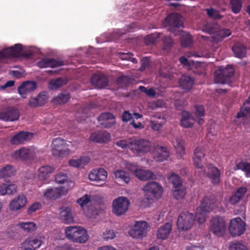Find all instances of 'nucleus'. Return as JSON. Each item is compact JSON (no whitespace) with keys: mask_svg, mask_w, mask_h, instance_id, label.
<instances>
[{"mask_svg":"<svg viewBox=\"0 0 250 250\" xmlns=\"http://www.w3.org/2000/svg\"><path fill=\"white\" fill-rule=\"evenodd\" d=\"M65 233L69 240L76 243H84L89 238L86 230L81 227H67L65 229Z\"/></svg>","mask_w":250,"mask_h":250,"instance_id":"nucleus-1","label":"nucleus"},{"mask_svg":"<svg viewBox=\"0 0 250 250\" xmlns=\"http://www.w3.org/2000/svg\"><path fill=\"white\" fill-rule=\"evenodd\" d=\"M163 25L174 36H177L182 32L180 28L183 27V23L181 15L178 13H172L168 15L165 18Z\"/></svg>","mask_w":250,"mask_h":250,"instance_id":"nucleus-2","label":"nucleus"},{"mask_svg":"<svg viewBox=\"0 0 250 250\" xmlns=\"http://www.w3.org/2000/svg\"><path fill=\"white\" fill-rule=\"evenodd\" d=\"M66 140L57 137L53 140L51 145L52 154L55 157L64 158L69 155L70 149Z\"/></svg>","mask_w":250,"mask_h":250,"instance_id":"nucleus-3","label":"nucleus"},{"mask_svg":"<svg viewBox=\"0 0 250 250\" xmlns=\"http://www.w3.org/2000/svg\"><path fill=\"white\" fill-rule=\"evenodd\" d=\"M234 74V68L231 65L226 67L221 66L215 72L214 82L216 83H229L230 78Z\"/></svg>","mask_w":250,"mask_h":250,"instance_id":"nucleus-4","label":"nucleus"},{"mask_svg":"<svg viewBox=\"0 0 250 250\" xmlns=\"http://www.w3.org/2000/svg\"><path fill=\"white\" fill-rule=\"evenodd\" d=\"M149 228L148 223L146 221H136L129 231L128 234L133 238L142 239L146 236Z\"/></svg>","mask_w":250,"mask_h":250,"instance_id":"nucleus-5","label":"nucleus"},{"mask_svg":"<svg viewBox=\"0 0 250 250\" xmlns=\"http://www.w3.org/2000/svg\"><path fill=\"white\" fill-rule=\"evenodd\" d=\"M130 143V150L136 155L149 151L151 147L150 142L143 139L133 137Z\"/></svg>","mask_w":250,"mask_h":250,"instance_id":"nucleus-6","label":"nucleus"},{"mask_svg":"<svg viewBox=\"0 0 250 250\" xmlns=\"http://www.w3.org/2000/svg\"><path fill=\"white\" fill-rule=\"evenodd\" d=\"M195 220V216L188 211L182 212L177 220V226L180 231L187 230L190 229Z\"/></svg>","mask_w":250,"mask_h":250,"instance_id":"nucleus-7","label":"nucleus"},{"mask_svg":"<svg viewBox=\"0 0 250 250\" xmlns=\"http://www.w3.org/2000/svg\"><path fill=\"white\" fill-rule=\"evenodd\" d=\"M37 150L33 147H23L14 151L12 157L16 160H34L37 158Z\"/></svg>","mask_w":250,"mask_h":250,"instance_id":"nucleus-8","label":"nucleus"},{"mask_svg":"<svg viewBox=\"0 0 250 250\" xmlns=\"http://www.w3.org/2000/svg\"><path fill=\"white\" fill-rule=\"evenodd\" d=\"M146 196H149L150 198L146 197L147 200H153L154 198L159 199L162 194L163 189L162 187L156 182H151L147 183L143 188Z\"/></svg>","mask_w":250,"mask_h":250,"instance_id":"nucleus-9","label":"nucleus"},{"mask_svg":"<svg viewBox=\"0 0 250 250\" xmlns=\"http://www.w3.org/2000/svg\"><path fill=\"white\" fill-rule=\"evenodd\" d=\"M129 202L126 197H119L113 201L112 212L117 216L124 214L128 210Z\"/></svg>","mask_w":250,"mask_h":250,"instance_id":"nucleus-10","label":"nucleus"},{"mask_svg":"<svg viewBox=\"0 0 250 250\" xmlns=\"http://www.w3.org/2000/svg\"><path fill=\"white\" fill-rule=\"evenodd\" d=\"M20 116L19 109L13 106H7L0 111V119L5 122L17 121Z\"/></svg>","mask_w":250,"mask_h":250,"instance_id":"nucleus-11","label":"nucleus"},{"mask_svg":"<svg viewBox=\"0 0 250 250\" xmlns=\"http://www.w3.org/2000/svg\"><path fill=\"white\" fill-rule=\"evenodd\" d=\"M210 230L217 236H223L226 230L225 222L223 218L218 216L212 218L211 221Z\"/></svg>","mask_w":250,"mask_h":250,"instance_id":"nucleus-12","label":"nucleus"},{"mask_svg":"<svg viewBox=\"0 0 250 250\" xmlns=\"http://www.w3.org/2000/svg\"><path fill=\"white\" fill-rule=\"evenodd\" d=\"M42 244V241L40 237L29 236L21 244V249L23 250H37Z\"/></svg>","mask_w":250,"mask_h":250,"instance_id":"nucleus-13","label":"nucleus"},{"mask_svg":"<svg viewBox=\"0 0 250 250\" xmlns=\"http://www.w3.org/2000/svg\"><path fill=\"white\" fill-rule=\"evenodd\" d=\"M68 189L64 187L49 188L43 192L44 196L51 200H56L67 194Z\"/></svg>","mask_w":250,"mask_h":250,"instance_id":"nucleus-14","label":"nucleus"},{"mask_svg":"<svg viewBox=\"0 0 250 250\" xmlns=\"http://www.w3.org/2000/svg\"><path fill=\"white\" fill-rule=\"evenodd\" d=\"M90 82L96 88L102 89L108 85L109 81L107 77L104 74L96 73L92 75Z\"/></svg>","mask_w":250,"mask_h":250,"instance_id":"nucleus-15","label":"nucleus"},{"mask_svg":"<svg viewBox=\"0 0 250 250\" xmlns=\"http://www.w3.org/2000/svg\"><path fill=\"white\" fill-rule=\"evenodd\" d=\"M107 177V173L103 168L93 169L89 174V179L99 184L101 182H105Z\"/></svg>","mask_w":250,"mask_h":250,"instance_id":"nucleus-16","label":"nucleus"},{"mask_svg":"<svg viewBox=\"0 0 250 250\" xmlns=\"http://www.w3.org/2000/svg\"><path fill=\"white\" fill-rule=\"evenodd\" d=\"M206 155L204 150L201 147H197L194 151L193 164L198 168H202L206 163Z\"/></svg>","mask_w":250,"mask_h":250,"instance_id":"nucleus-17","label":"nucleus"},{"mask_svg":"<svg viewBox=\"0 0 250 250\" xmlns=\"http://www.w3.org/2000/svg\"><path fill=\"white\" fill-rule=\"evenodd\" d=\"M37 88V84L34 81H26L23 83L18 88V92L23 98H26L27 94L34 91Z\"/></svg>","mask_w":250,"mask_h":250,"instance_id":"nucleus-18","label":"nucleus"},{"mask_svg":"<svg viewBox=\"0 0 250 250\" xmlns=\"http://www.w3.org/2000/svg\"><path fill=\"white\" fill-rule=\"evenodd\" d=\"M206 175L209 178L211 183L214 185L220 182V172L218 168L212 164H209L205 169Z\"/></svg>","mask_w":250,"mask_h":250,"instance_id":"nucleus-19","label":"nucleus"},{"mask_svg":"<svg viewBox=\"0 0 250 250\" xmlns=\"http://www.w3.org/2000/svg\"><path fill=\"white\" fill-rule=\"evenodd\" d=\"M110 140V134L105 130H101L92 133L90 140L98 143H107Z\"/></svg>","mask_w":250,"mask_h":250,"instance_id":"nucleus-20","label":"nucleus"},{"mask_svg":"<svg viewBox=\"0 0 250 250\" xmlns=\"http://www.w3.org/2000/svg\"><path fill=\"white\" fill-rule=\"evenodd\" d=\"M22 49V46L20 43L15 44L13 46L4 49L2 51L3 59L10 57H19Z\"/></svg>","mask_w":250,"mask_h":250,"instance_id":"nucleus-21","label":"nucleus"},{"mask_svg":"<svg viewBox=\"0 0 250 250\" xmlns=\"http://www.w3.org/2000/svg\"><path fill=\"white\" fill-rule=\"evenodd\" d=\"M33 137V133L21 131L14 135L10 140V143L12 145H18L24 143L31 139Z\"/></svg>","mask_w":250,"mask_h":250,"instance_id":"nucleus-22","label":"nucleus"},{"mask_svg":"<svg viewBox=\"0 0 250 250\" xmlns=\"http://www.w3.org/2000/svg\"><path fill=\"white\" fill-rule=\"evenodd\" d=\"M217 207L216 200L214 196H206L203 198L201 205L199 208H202L203 210L209 212L215 209Z\"/></svg>","mask_w":250,"mask_h":250,"instance_id":"nucleus-23","label":"nucleus"},{"mask_svg":"<svg viewBox=\"0 0 250 250\" xmlns=\"http://www.w3.org/2000/svg\"><path fill=\"white\" fill-rule=\"evenodd\" d=\"M16 173V170L12 165H7L0 169V179L10 183L11 178Z\"/></svg>","mask_w":250,"mask_h":250,"instance_id":"nucleus-24","label":"nucleus"},{"mask_svg":"<svg viewBox=\"0 0 250 250\" xmlns=\"http://www.w3.org/2000/svg\"><path fill=\"white\" fill-rule=\"evenodd\" d=\"M98 120L100 125L105 128H110L115 124V117L108 112L102 113L99 116Z\"/></svg>","mask_w":250,"mask_h":250,"instance_id":"nucleus-25","label":"nucleus"},{"mask_svg":"<svg viewBox=\"0 0 250 250\" xmlns=\"http://www.w3.org/2000/svg\"><path fill=\"white\" fill-rule=\"evenodd\" d=\"M64 64L63 62L55 59H42L37 63V65L41 68L51 67L55 68L62 66Z\"/></svg>","mask_w":250,"mask_h":250,"instance_id":"nucleus-26","label":"nucleus"},{"mask_svg":"<svg viewBox=\"0 0 250 250\" xmlns=\"http://www.w3.org/2000/svg\"><path fill=\"white\" fill-rule=\"evenodd\" d=\"M156 153L154 156L156 161L163 162L167 160L169 156V152L166 147L158 146L156 147Z\"/></svg>","mask_w":250,"mask_h":250,"instance_id":"nucleus-27","label":"nucleus"},{"mask_svg":"<svg viewBox=\"0 0 250 250\" xmlns=\"http://www.w3.org/2000/svg\"><path fill=\"white\" fill-rule=\"evenodd\" d=\"M135 175L139 179L143 181H146L149 179H152L155 175L149 170H145L140 168L131 169Z\"/></svg>","mask_w":250,"mask_h":250,"instance_id":"nucleus-28","label":"nucleus"},{"mask_svg":"<svg viewBox=\"0 0 250 250\" xmlns=\"http://www.w3.org/2000/svg\"><path fill=\"white\" fill-rule=\"evenodd\" d=\"M172 229V225L170 223H167L160 227L157 233V237L159 239L165 240L169 236Z\"/></svg>","mask_w":250,"mask_h":250,"instance_id":"nucleus-29","label":"nucleus"},{"mask_svg":"<svg viewBox=\"0 0 250 250\" xmlns=\"http://www.w3.org/2000/svg\"><path fill=\"white\" fill-rule=\"evenodd\" d=\"M26 203V197L23 195H20L10 202L9 208L13 211L17 210L23 208Z\"/></svg>","mask_w":250,"mask_h":250,"instance_id":"nucleus-30","label":"nucleus"},{"mask_svg":"<svg viewBox=\"0 0 250 250\" xmlns=\"http://www.w3.org/2000/svg\"><path fill=\"white\" fill-rule=\"evenodd\" d=\"M54 167L49 165L41 167L38 170L39 177L42 180H45L48 178L50 174L54 171Z\"/></svg>","mask_w":250,"mask_h":250,"instance_id":"nucleus-31","label":"nucleus"},{"mask_svg":"<svg viewBox=\"0 0 250 250\" xmlns=\"http://www.w3.org/2000/svg\"><path fill=\"white\" fill-rule=\"evenodd\" d=\"M247 224L240 217H235V236H240L246 230Z\"/></svg>","mask_w":250,"mask_h":250,"instance_id":"nucleus-32","label":"nucleus"},{"mask_svg":"<svg viewBox=\"0 0 250 250\" xmlns=\"http://www.w3.org/2000/svg\"><path fill=\"white\" fill-rule=\"evenodd\" d=\"M231 34V32L228 29H221L217 31V32L213 36L211 37V42L218 43L222 41L224 38L229 36Z\"/></svg>","mask_w":250,"mask_h":250,"instance_id":"nucleus-33","label":"nucleus"},{"mask_svg":"<svg viewBox=\"0 0 250 250\" xmlns=\"http://www.w3.org/2000/svg\"><path fill=\"white\" fill-rule=\"evenodd\" d=\"M70 94L66 91L59 93L53 99V102L56 104H63L69 101Z\"/></svg>","mask_w":250,"mask_h":250,"instance_id":"nucleus-34","label":"nucleus"},{"mask_svg":"<svg viewBox=\"0 0 250 250\" xmlns=\"http://www.w3.org/2000/svg\"><path fill=\"white\" fill-rule=\"evenodd\" d=\"M173 144L175 148L177 157L181 158L185 154L184 141L180 138H177L173 142Z\"/></svg>","mask_w":250,"mask_h":250,"instance_id":"nucleus-35","label":"nucleus"},{"mask_svg":"<svg viewBox=\"0 0 250 250\" xmlns=\"http://www.w3.org/2000/svg\"><path fill=\"white\" fill-rule=\"evenodd\" d=\"M60 214V218L64 223L69 224L73 222V218L70 208H62Z\"/></svg>","mask_w":250,"mask_h":250,"instance_id":"nucleus-36","label":"nucleus"},{"mask_svg":"<svg viewBox=\"0 0 250 250\" xmlns=\"http://www.w3.org/2000/svg\"><path fill=\"white\" fill-rule=\"evenodd\" d=\"M90 161L88 156H83L78 159H71L69 161V165L73 167H83Z\"/></svg>","mask_w":250,"mask_h":250,"instance_id":"nucleus-37","label":"nucleus"},{"mask_svg":"<svg viewBox=\"0 0 250 250\" xmlns=\"http://www.w3.org/2000/svg\"><path fill=\"white\" fill-rule=\"evenodd\" d=\"M194 123V120L191 115L187 111L182 112V117L181 119V125L186 128L191 127Z\"/></svg>","mask_w":250,"mask_h":250,"instance_id":"nucleus-38","label":"nucleus"},{"mask_svg":"<svg viewBox=\"0 0 250 250\" xmlns=\"http://www.w3.org/2000/svg\"><path fill=\"white\" fill-rule=\"evenodd\" d=\"M194 80L189 77L183 76L179 81L180 86L184 89L189 90L192 87Z\"/></svg>","mask_w":250,"mask_h":250,"instance_id":"nucleus-39","label":"nucleus"},{"mask_svg":"<svg viewBox=\"0 0 250 250\" xmlns=\"http://www.w3.org/2000/svg\"><path fill=\"white\" fill-rule=\"evenodd\" d=\"M17 191V186L15 184H2L0 185V193L1 195L13 194Z\"/></svg>","mask_w":250,"mask_h":250,"instance_id":"nucleus-40","label":"nucleus"},{"mask_svg":"<svg viewBox=\"0 0 250 250\" xmlns=\"http://www.w3.org/2000/svg\"><path fill=\"white\" fill-rule=\"evenodd\" d=\"M114 174L115 178L119 181L124 182L125 183L127 184L130 181L129 173L123 170H116L114 171Z\"/></svg>","mask_w":250,"mask_h":250,"instance_id":"nucleus-41","label":"nucleus"},{"mask_svg":"<svg viewBox=\"0 0 250 250\" xmlns=\"http://www.w3.org/2000/svg\"><path fill=\"white\" fill-rule=\"evenodd\" d=\"M248 116H249L250 118V96L248 101L244 103L240 111L237 114L238 118Z\"/></svg>","mask_w":250,"mask_h":250,"instance_id":"nucleus-42","label":"nucleus"},{"mask_svg":"<svg viewBox=\"0 0 250 250\" xmlns=\"http://www.w3.org/2000/svg\"><path fill=\"white\" fill-rule=\"evenodd\" d=\"M18 226L27 233H31L37 229V225L34 222H21L18 224Z\"/></svg>","mask_w":250,"mask_h":250,"instance_id":"nucleus-43","label":"nucleus"},{"mask_svg":"<svg viewBox=\"0 0 250 250\" xmlns=\"http://www.w3.org/2000/svg\"><path fill=\"white\" fill-rule=\"evenodd\" d=\"M67 81L66 79L62 77L52 80L49 82V88L52 89H58L65 85L67 83Z\"/></svg>","mask_w":250,"mask_h":250,"instance_id":"nucleus-44","label":"nucleus"},{"mask_svg":"<svg viewBox=\"0 0 250 250\" xmlns=\"http://www.w3.org/2000/svg\"><path fill=\"white\" fill-rule=\"evenodd\" d=\"M186 193V189L183 185L174 188L173 191V195L176 200L182 199L184 198Z\"/></svg>","mask_w":250,"mask_h":250,"instance_id":"nucleus-45","label":"nucleus"},{"mask_svg":"<svg viewBox=\"0 0 250 250\" xmlns=\"http://www.w3.org/2000/svg\"><path fill=\"white\" fill-rule=\"evenodd\" d=\"M235 57L241 58L246 56V49L245 46L238 42H235Z\"/></svg>","mask_w":250,"mask_h":250,"instance_id":"nucleus-46","label":"nucleus"},{"mask_svg":"<svg viewBox=\"0 0 250 250\" xmlns=\"http://www.w3.org/2000/svg\"><path fill=\"white\" fill-rule=\"evenodd\" d=\"M91 201V196L88 194H85L77 200V203L79 204L83 209H84L85 208L90 204Z\"/></svg>","mask_w":250,"mask_h":250,"instance_id":"nucleus-47","label":"nucleus"},{"mask_svg":"<svg viewBox=\"0 0 250 250\" xmlns=\"http://www.w3.org/2000/svg\"><path fill=\"white\" fill-rule=\"evenodd\" d=\"M208 213V212L203 210L202 208H197L195 217L199 224H202L205 222Z\"/></svg>","mask_w":250,"mask_h":250,"instance_id":"nucleus-48","label":"nucleus"},{"mask_svg":"<svg viewBox=\"0 0 250 250\" xmlns=\"http://www.w3.org/2000/svg\"><path fill=\"white\" fill-rule=\"evenodd\" d=\"M236 167L244 171L247 177L250 178V163L242 162L237 164Z\"/></svg>","mask_w":250,"mask_h":250,"instance_id":"nucleus-49","label":"nucleus"},{"mask_svg":"<svg viewBox=\"0 0 250 250\" xmlns=\"http://www.w3.org/2000/svg\"><path fill=\"white\" fill-rule=\"evenodd\" d=\"M169 180L173 185V188H177L178 187L182 185V182L181 177L174 173L171 174L169 177Z\"/></svg>","mask_w":250,"mask_h":250,"instance_id":"nucleus-50","label":"nucleus"},{"mask_svg":"<svg viewBox=\"0 0 250 250\" xmlns=\"http://www.w3.org/2000/svg\"><path fill=\"white\" fill-rule=\"evenodd\" d=\"M192 43L191 36L188 33H184L181 38V44L183 47L190 46Z\"/></svg>","mask_w":250,"mask_h":250,"instance_id":"nucleus-51","label":"nucleus"},{"mask_svg":"<svg viewBox=\"0 0 250 250\" xmlns=\"http://www.w3.org/2000/svg\"><path fill=\"white\" fill-rule=\"evenodd\" d=\"M130 83V78L128 76H122L118 77L116 81L117 84L120 87H124Z\"/></svg>","mask_w":250,"mask_h":250,"instance_id":"nucleus-52","label":"nucleus"},{"mask_svg":"<svg viewBox=\"0 0 250 250\" xmlns=\"http://www.w3.org/2000/svg\"><path fill=\"white\" fill-rule=\"evenodd\" d=\"M165 122L166 120L163 118L160 122L156 120H151L150 125L153 130L159 131L165 124Z\"/></svg>","mask_w":250,"mask_h":250,"instance_id":"nucleus-53","label":"nucleus"},{"mask_svg":"<svg viewBox=\"0 0 250 250\" xmlns=\"http://www.w3.org/2000/svg\"><path fill=\"white\" fill-rule=\"evenodd\" d=\"M132 141V138L127 139V140H121L117 141L115 144L117 146L123 149L128 148L130 149V142Z\"/></svg>","mask_w":250,"mask_h":250,"instance_id":"nucleus-54","label":"nucleus"},{"mask_svg":"<svg viewBox=\"0 0 250 250\" xmlns=\"http://www.w3.org/2000/svg\"><path fill=\"white\" fill-rule=\"evenodd\" d=\"M55 181L58 184H63L68 181L67 174L64 172H59L55 176Z\"/></svg>","mask_w":250,"mask_h":250,"instance_id":"nucleus-55","label":"nucleus"},{"mask_svg":"<svg viewBox=\"0 0 250 250\" xmlns=\"http://www.w3.org/2000/svg\"><path fill=\"white\" fill-rule=\"evenodd\" d=\"M247 191L246 187L239 188L235 191V204L239 202Z\"/></svg>","mask_w":250,"mask_h":250,"instance_id":"nucleus-56","label":"nucleus"},{"mask_svg":"<svg viewBox=\"0 0 250 250\" xmlns=\"http://www.w3.org/2000/svg\"><path fill=\"white\" fill-rule=\"evenodd\" d=\"M161 33H154L146 36L145 39L146 41L150 43H154L156 42L157 40L161 37Z\"/></svg>","mask_w":250,"mask_h":250,"instance_id":"nucleus-57","label":"nucleus"},{"mask_svg":"<svg viewBox=\"0 0 250 250\" xmlns=\"http://www.w3.org/2000/svg\"><path fill=\"white\" fill-rule=\"evenodd\" d=\"M37 97L40 106H42L47 101L48 94L46 92H42L39 94Z\"/></svg>","mask_w":250,"mask_h":250,"instance_id":"nucleus-58","label":"nucleus"},{"mask_svg":"<svg viewBox=\"0 0 250 250\" xmlns=\"http://www.w3.org/2000/svg\"><path fill=\"white\" fill-rule=\"evenodd\" d=\"M195 115L196 117H203L205 116V111L203 106L201 105H195Z\"/></svg>","mask_w":250,"mask_h":250,"instance_id":"nucleus-59","label":"nucleus"},{"mask_svg":"<svg viewBox=\"0 0 250 250\" xmlns=\"http://www.w3.org/2000/svg\"><path fill=\"white\" fill-rule=\"evenodd\" d=\"M206 12L208 16L214 19H219L221 18V16L219 14L218 12L215 11L212 8L206 9Z\"/></svg>","mask_w":250,"mask_h":250,"instance_id":"nucleus-60","label":"nucleus"},{"mask_svg":"<svg viewBox=\"0 0 250 250\" xmlns=\"http://www.w3.org/2000/svg\"><path fill=\"white\" fill-rule=\"evenodd\" d=\"M164 44V48L165 50L170 47L173 43V41L170 37L165 36L163 38Z\"/></svg>","mask_w":250,"mask_h":250,"instance_id":"nucleus-61","label":"nucleus"},{"mask_svg":"<svg viewBox=\"0 0 250 250\" xmlns=\"http://www.w3.org/2000/svg\"><path fill=\"white\" fill-rule=\"evenodd\" d=\"M104 239L105 240L113 239L116 236L115 232L113 230H106L103 234Z\"/></svg>","mask_w":250,"mask_h":250,"instance_id":"nucleus-62","label":"nucleus"},{"mask_svg":"<svg viewBox=\"0 0 250 250\" xmlns=\"http://www.w3.org/2000/svg\"><path fill=\"white\" fill-rule=\"evenodd\" d=\"M42 205L38 202L33 204L28 209V213L31 214L41 208Z\"/></svg>","mask_w":250,"mask_h":250,"instance_id":"nucleus-63","label":"nucleus"},{"mask_svg":"<svg viewBox=\"0 0 250 250\" xmlns=\"http://www.w3.org/2000/svg\"><path fill=\"white\" fill-rule=\"evenodd\" d=\"M133 118V115L129 111H124L122 116V121L124 122H128Z\"/></svg>","mask_w":250,"mask_h":250,"instance_id":"nucleus-64","label":"nucleus"}]
</instances>
